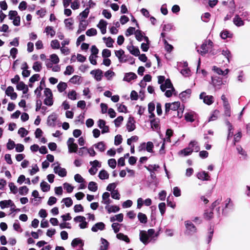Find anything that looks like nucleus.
<instances>
[{"mask_svg": "<svg viewBox=\"0 0 250 250\" xmlns=\"http://www.w3.org/2000/svg\"><path fill=\"white\" fill-rule=\"evenodd\" d=\"M160 88L163 92L165 91V95L167 97H171L175 94V90L169 79H167L164 84L160 85Z\"/></svg>", "mask_w": 250, "mask_h": 250, "instance_id": "nucleus-1", "label": "nucleus"}, {"mask_svg": "<svg viewBox=\"0 0 250 250\" xmlns=\"http://www.w3.org/2000/svg\"><path fill=\"white\" fill-rule=\"evenodd\" d=\"M180 103L179 102H175L172 103H166L165 104V111L168 112L170 109L175 111L178 110L177 116L181 118L183 115V110L182 108H180Z\"/></svg>", "mask_w": 250, "mask_h": 250, "instance_id": "nucleus-2", "label": "nucleus"}, {"mask_svg": "<svg viewBox=\"0 0 250 250\" xmlns=\"http://www.w3.org/2000/svg\"><path fill=\"white\" fill-rule=\"evenodd\" d=\"M44 95L45 97L43 101L44 104L47 106H52L53 104L54 101L51 90L48 88H45Z\"/></svg>", "mask_w": 250, "mask_h": 250, "instance_id": "nucleus-3", "label": "nucleus"}, {"mask_svg": "<svg viewBox=\"0 0 250 250\" xmlns=\"http://www.w3.org/2000/svg\"><path fill=\"white\" fill-rule=\"evenodd\" d=\"M213 42L210 40L206 41L201 45V50L200 54L202 55L206 54L210 49H211Z\"/></svg>", "mask_w": 250, "mask_h": 250, "instance_id": "nucleus-4", "label": "nucleus"}, {"mask_svg": "<svg viewBox=\"0 0 250 250\" xmlns=\"http://www.w3.org/2000/svg\"><path fill=\"white\" fill-rule=\"evenodd\" d=\"M200 99L203 100V102L208 104L210 105L214 102V98L211 95H206L205 92H202L200 95Z\"/></svg>", "mask_w": 250, "mask_h": 250, "instance_id": "nucleus-5", "label": "nucleus"}, {"mask_svg": "<svg viewBox=\"0 0 250 250\" xmlns=\"http://www.w3.org/2000/svg\"><path fill=\"white\" fill-rule=\"evenodd\" d=\"M75 140L73 138H70L67 142L68 150L70 153L76 152L78 149L77 145L74 143Z\"/></svg>", "mask_w": 250, "mask_h": 250, "instance_id": "nucleus-6", "label": "nucleus"}, {"mask_svg": "<svg viewBox=\"0 0 250 250\" xmlns=\"http://www.w3.org/2000/svg\"><path fill=\"white\" fill-rule=\"evenodd\" d=\"M85 220V218L82 216H78L74 218V221L75 222L80 223L79 226L81 229H84L87 227V223Z\"/></svg>", "mask_w": 250, "mask_h": 250, "instance_id": "nucleus-7", "label": "nucleus"}, {"mask_svg": "<svg viewBox=\"0 0 250 250\" xmlns=\"http://www.w3.org/2000/svg\"><path fill=\"white\" fill-rule=\"evenodd\" d=\"M126 127L128 132H131L135 130L136 128L135 121L133 117L130 116L128 118Z\"/></svg>", "mask_w": 250, "mask_h": 250, "instance_id": "nucleus-8", "label": "nucleus"}, {"mask_svg": "<svg viewBox=\"0 0 250 250\" xmlns=\"http://www.w3.org/2000/svg\"><path fill=\"white\" fill-rule=\"evenodd\" d=\"M54 172L57 174L59 176L61 177H64L66 176L67 174V171L64 168L61 167L59 165L54 167Z\"/></svg>", "mask_w": 250, "mask_h": 250, "instance_id": "nucleus-9", "label": "nucleus"}, {"mask_svg": "<svg viewBox=\"0 0 250 250\" xmlns=\"http://www.w3.org/2000/svg\"><path fill=\"white\" fill-rule=\"evenodd\" d=\"M90 74L92 75L94 79L97 81H101L103 78V71L100 69H97L91 71Z\"/></svg>", "mask_w": 250, "mask_h": 250, "instance_id": "nucleus-10", "label": "nucleus"}, {"mask_svg": "<svg viewBox=\"0 0 250 250\" xmlns=\"http://www.w3.org/2000/svg\"><path fill=\"white\" fill-rule=\"evenodd\" d=\"M146 147V150L148 152H153V144L151 142H148L146 144L145 143L142 144L139 147V151H141L144 149L145 147Z\"/></svg>", "mask_w": 250, "mask_h": 250, "instance_id": "nucleus-11", "label": "nucleus"}, {"mask_svg": "<svg viewBox=\"0 0 250 250\" xmlns=\"http://www.w3.org/2000/svg\"><path fill=\"white\" fill-rule=\"evenodd\" d=\"M5 94L7 96H9L11 100H15L17 98V94L14 92V88L12 86H8L5 90Z\"/></svg>", "mask_w": 250, "mask_h": 250, "instance_id": "nucleus-12", "label": "nucleus"}, {"mask_svg": "<svg viewBox=\"0 0 250 250\" xmlns=\"http://www.w3.org/2000/svg\"><path fill=\"white\" fill-rule=\"evenodd\" d=\"M57 119V115L55 113L50 115L47 118V123L50 126L54 127L56 125V121Z\"/></svg>", "mask_w": 250, "mask_h": 250, "instance_id": "nucleus-13", "label": "nucleus"}, {"mask_svg": "<svg viewBox=\"0 0 250 250\" xmlns=\"http://www.w3.org/2000/svg\"><path fill=\"white\" fill-rule=\"evenodd\" d=\"M150 238L147 232L145 230H141L140 232V241L145 245L148 243V239Z\"/></svg>", "mask_w": 250, "mask_h": 250, "instance_id": "nucleus-14", "label": "nucleus"}, {"mask_svg": "<svg viewBox=\"0 0 250 250\" xmlns=\"http://www.w3.org/2000/svg\"><path fill=\"white\" fill-rule=\"evenodd\" d=\"M115 56L118 58L121 62H125L126 60L125 59V51L122 49L115 51Z\"/></svg>", "mask_w": 250, "mask_h": 250, "instance_id": "nucleus-15", "label": "nucleus"}, {"mask_svg": "<svg viewBox=\"0 0 250 250\" xmlns=\"http://www.w3.org/2000/svg\"><path fill=\"white\" fill-rule=\"evenodd\" d=\"M107 25V22L104 20H101L97 24V27L100 29L101 33L102 34H105L106 32V26Z\"/></svg>", "mask_w": 250, "mask_h": 250, "instance_id": "nucleus-16", "label": "nucleus"}, {"mask_svg": "<svg viewBox=\"0 0 250 250\" xmlns=\"http://www.w3.org/2000/svg\"><path fill=\"white\" fill-rule=\"evenodd\" d=\"M211 83L215 87L218 89L221 88L222 85L225 84V83L220 78H212Z\"/></svg>", "mask_w": 250, "mask_h": 250, "instance_id": "nucleus-17", "label": "nucleus"}, {"mask_svg": "<svg viewBox=\"0 0 250 250\" xmlns=\"http://www.w3.org/2000/svg\"><path fill=\"white\" fill-rule=\"evenodd\" d=\"M98 126L102 129V133H105L109 131V127L105 125V122L102 119H100L98 121Z\"/></svg>", "mask_w": 250, "mask_h": 250, "instance_id": "nucleus-18", "label": "nucleus"}, {"mask_svg": "<svg viewBox=\"0 0 250 250\" xmlns=\"http://www.w3.org/2000/svg\"><path fill=\"white\" fill-rule=\"evenodd\" d=\"M0 207L1 209H4L8 207H15V205L11 200H3L0 201Z\"/></svg>", "mask_w": 250, "mask_h": 250, "instance_id": "nucleus-19", "label": "nucleus"}, {"mask_svg": "<svg viewBox=\"0 0 250 250\" xmlns=\"http://www.w3.org/2000/svg\"><path fill=\"white\" fill-rule=\"evenodd\" d=\"M151 127L154 130H158L160 128V119L158 118H154L150 120Z\"/></svg>", "mask_w": 250, "mask_h": 250, "instance_id": "nucleus-20", "label": "nucleus"}, {"mask_svg": "<svg viewBox=\"0 0 250 250\" xmlns=\"http://www.w3.org/2000/svg\"><path fill=\"white\" fill-rule=\"evenodd\" d=\"M105 229V225L103 222H99L95 224L91 228L93 232H97L98 230H103Z\"/></svg>", "mask_w": 250, "mask_h": 250, "instance_id": "nucleus-21", "label": "nucleus"}, {"mask_svg": "<svg viewBox=\"0 0 250 250\" xmlns=\"http://www.w3.org/2000/svg\"><path fill=\"white\" fill-rule=\"evenodd\" d=\"M137 76L134 73L129 72L125 74L123 80L127 82H129L132 80H135L137 78Z\"/></svg>", "mask_w": 250, "mask_h": 250, "instance_id": "nucleus-22", "label": "nucleus"}, {"mask_svg": "<svg viewBox=\"0 0 250 250\" xmlns=\"http://www.w3.org/2000/svg\"><path fill=\"white\" fill-rule=\"evenodd\" d=\"M212 70L215 73L219 75L226 76L229 72V70L228 69H226L224 71H223L221 68L216 66H213L212 67Z\"/></svg>", "mask_w": 250, "mask_h": 250, "instance_id": "nucleus-23", "label": "nucleus"}, {"mask_svg": "<svg viewBox=\"0 0 250 250\" xmlns=\"http://www.w3.org/2000/svg\"><path fill=\"white\" fill-rule=\"evenodd\" d=\"M110 194L109 192H105L102 195V203L108 206L111 203V200L110 199Z\"/></svg>", "mask_w": 250, "mask_h": 250, "instance_id": "nucleus-24", "label": "nucleus"}, {"mask_svg": "<svg viewBox=\"0 0 250 250\" xmlns=\"http://www.w3.org/2000/svg\"><path fill=\"white\" fill-rule=\"evenodd\" d=\"M185 226L187 230H188L189 233H193L196 231L195 227L191 222L189 221H186Z\"/></svg>", "mask_w": 250, "mask_h": 250, "instance_id": "nucleus-25", "label": "nucleus"}, {"mask_svg": "<svg viewBox=\"0 0 250 250\" xmlns=\"http://www.w3.org/2000/svg\"><path fill=\"white\" fill-rule=\"evenodd\" d=\"M197 177L198 179L202 181H208L209 180L210 176L207 172L204 171L198 173L197 174Z\"/></svg>", "mask_w": 250, "mask_h": 250, "instance_id": "nucleus-26", "label": "nucleus"}, {"mask_svg": "<svg viewBox=\"0 0 250 250\" xmlns=\"http://www.w3.org/2000/svg\"><path fill=\"white\" fill-rule=\"evenodd\" d=\"M127 49L131 54L135 56H138L140 54L139 49L133 45L128 46Z\"/></svg>", "mask_w": 250, "mask_h": 250, "instance_id": "nucleus-27", "label": "nucleus"}, {"mask_svg": "<svg viewBox=\"0 0 250 250\" xmlns=\"http://www.w3.org/2000/svg\"><path fill=\"white\" fill-rule=\"evenodd\" d=\"M233 23L237 26H242L244 25V22L238 16L236 15L233 19Z\"/></svg>", "mask_w": 250, "mask_h": 250, "instance_id": "nucleus-28", "label": "nucleus"}, {"mask_svg": "<svg viewBox=\"0 0 250 250\" xmlns=\"http://www.w3.org/2000/svg\"><path fill=\"white\" fill-rule=\"evenodd\" d=\"M105 208L107 210L108 213H110L111 212H118L120 210V208L117 206H110L108 205V206H106L105 207Z\"/></svg>", "mask_w": 250, "mask_h": 250, "instance_id": "nucleus-29", "label": "nucleus"}, {"mask_svg": "<svg viewBox=\"0 0 250 250\" xmlns=\"http://www.w3.org/2000/svg\"><path fill=\"white\" fill-rule=\"evenodd\" d=\"M189 147H191L193 151L198 152L200 150V147L197 142L195 141H191L188 145Z\"/></svg>", "mask_w": 250, "mask_h": 250, "instance_id": "nucleus-30", "label": "nucleus"}, {"mask_svg": "<svg viewBox=\"0 0 250 250\" xmlns=\"http://www.w3.org/2000/svg\"><path fill=\"white\" fill-rule=\"evenodd\" d=\"M44 32L46 33L47 35H50L51 37H54L56 34L53 27L50 26H47L45 28Z\"/></svg>", "mask_w": 250, "mask_h": 250, "instance_id": "nucleus-31", "label": "nucleus"}, {"mask_svg": "<svg viewBox=\"0 0 250 250\" xmlns=\"http://www.w3.org/2000/svg\"><path fill=\"white\" fill-rule=\"evenodd\" d=\"M87 26V24L84 20H81L80 23L79 24V29L77 30V33L80 34L82 31H84Z\"/></svg>", "mask_w": 250, "mask_h": 250, "instance_id": "nucleus-32", "label": "nucleus"}, {"mask_svg": "<svg viewBox=\"0 0 250 250\" xmlns=\"http://www.w3.org/2000/svg\"><path fill=\"white\" fill-rule=\"evenodd\" d=\"M98 177L101 180L108 179L109 174L105 170L103 169L99 172Z\"/></svg>", "mask_w": 250, "mask_h": 250, "instance_id": "nucleus-33", "label": "nucleus"}, {"mask_svg": "<svg viewBox=\"0 0 250 250\" xmlns=\"http://www.w3.org/2000/svg\"><path fill=\"white\" fill-rule=\"evenodd\" d=\"M192 152L193 150L192 149V148L188 147L181 150L179 152V155L186 156L190 155Z\"/></svg>", "mask_w": 250, "mask_h": 250, "instance_id": "nucleus-34", "label": "nucleus"}, {"mask_svg": "<svg viewBox=\"0 0 250 250\" xmlns=\"http://www.w3.org/2000/svg\"><path fill=\"white\" fill-rule=\"evenodd\" d=\"M155 109V104L153 103H150L148 105V111L150 115L149 116V118H154L155 115L153 111Z\"/></svg>", "mask_w": 250, "mask_h": 250, "instance_id": "nucleus-35", "label": "nucleus"}, {"mask_svg": "<svg viewBox=\"0 0 250 250\" xmlns=\"http://www.w3.org/2000/svg\"><path fill=\"white\" fill-rule=\"evenodd\" d=\"M40 187L43 192H47L50 188V186L45 181H42L41 183Z\"/></svg>", "mask_w": 250, "mask_h": 250, "instance_id": "nucleus-36", "label": "nucleus"}, {"mask_svg": "<svg viewBox=\"0 0 250 250\" xmlns=\"http://www.w3.org/2000/svg\"><path fill=\"white\" fill-rule=\"evenodd\" d=\"M101 242L100 250H107L109 245L108 241L105 239L101 238Z\"/></svg>", "mask_w": 250, "mask_h": 250, "instance_id": "nucleus-37", "label": "nucleus"}, {"mask_svg": "<svg viewBox=\"0 0 250 250\" xmlns=\"http://www.w3.org/2000/svg\"><path fill=\"white\" fill-rule=\"evenodd\" d=\"M138 218L141 223L146 224L147 221V218L146 215L142 212H139L138 214Z\"/></svg>", "mask_w": 250, "mask_h": 250, "instance_id": "nucleus-38", "label": "nucleus"}, {"mask_svg": "<svg viewBox=\"0 0 250 250\" xmlns=\"http://www.w3.org/2000/svg\"><path fill=\"white\" fill-rule=\"evenodd\" d=\"M49 60L51 62L55 64H58L60 62V59L56 54H52L49 56Z\"/></svg>", "mask_w": 250, "mask_h": 250, "instance_id": "nucleus-39", "label": "nucleus"}, {"mask_svg": "<svg viewBox=\"0 0 250 250\" xmlns=\"http://www.w3.org/2000/svg\"><path fill=\"white\" fill-rule=\"evenodd\" d=\"M104 75L107 80L111 81L115 76V73L113 71L108 70L104 73Z\"/></svg>", "mask_w": 250, "mask_h": 250, "instance_id": "nucleus-40", "label": "nucleus"}, {"mask_svg": "<svg viewBox=\"0 0 250 250\" xmlns=\"http://www.w3.org/2000/svg\"><path fill=\"white\" fill-rule=\"evenodd\" d=\"M96 148L101 152H104L105 149V146L103 142H100L94 145Z\"/></svg>", "mask_w": 250, "mask_h": 250, "instance_id": "nucleus-41", "label": "nucleus"}, {"mask_svg": "<svg viewBox=\"0 0 250 250\" xmlns=\"http://www.w3.org/2000/svg\"><path fill=\"white\" fill-rule=\"evenodd\" d=\"M88 188L92 192H95L98 189L97 184L95 182H90L88 185Z\"/></svg>", "mask_w": 250, "mask_h": 250, "instance_id": "nucleus-42", "label": "nucleus"}, {"mask_svg": "<svg viewBox=\"0 0 250 250\" xmlns=\"http://www.w3.org/2000/svg\"><path fill=\"white\" fill-rule=\"evenodd\" d=\"M191 94V90L189 89L185 91L182 92L180 94V98L182 100H186L187 98H188Z\"/></svg>", "mask_w": 250, "mask_h": 250, "instance_id": "nucleus-43", "label": "nucleus"}, {"mask_svg": "<svg viewBox=\"0 0 250 250\" xmlns=\"http://www.w3.org/2000/svg\"><path fill=\"white\" fill-rule=\"evenodd\" d=\"M144 40L146 42V43H142L141 44V48L143 51L146 52L148 50L149 48V40L147 37H145L144 38Z\"/></svg>", "mask_w": 250, "mask_h": 250, "instance_id": "nucleus-44", "label": "nucleus"}, {"mask_svg": "<svg viewBox=\"0 0 250 250\" xmlns=\"http://www.w3.org/2000/svg\"><path fill=\"white\" fill-rule=\"evenodd\" d=\"M117 238L121 240L124 241L127 243L129 242V239L127 235L124 234L122 233H117L116 235Z\"/></svg>", "mask_w": 250, "mask_h": 250, "instance_id": "nucleus-45", "label": "nucleus"}, {"mask_svg": "<svg viewBox=\"0 0 250 250\" xmlns=\"http://www.w3.org/2000/svg\"><path fill=\"white\" fill-rule=\"evenodd\" d=\"M81 77L78 75L73 76L69 80V82L73 84H80Z\"/></svg>", "mask_w": 250, "mask_h": 250, "instance_id": "nucleus-46", "label": "nucleus"}, {"mask_svg": "<svg viewBox=\"0 0 250 250\" xmlns=\"http://www.w3.org/2000/svg\"><path fill=\"white\" fill-rule=\"evenodd\" d=\"M79 244H81L82 246L83 245V240L79 238L74 239L71 242V246L73 247H76Z\"/></svg>", "mask_w": 250, "mask_h": 250, "instance_id": "nucleus-47", "label": "nucleus"}, {"mask_svg": "<svg viewBox=\"0 0 250 250\" xmlns=\"http://www.w3.org/2000/svg\"><path fill=\"white\" fill-rule=\"evenodd\" d=\"M50 46L54 49L60 48V42L57 40H52L50 42Z\"/></svg>", "mask_w": 250, "mask_h": 250, "instance_id": "nucleus-48", "label": "nucleus"}, {"mask_svg": "<svg viewBox=\"0 0 250 250\" xmlns=\"http://www.w3.org/2000/svg\"><path fill=\"white\" fill-rule=\"evenodd\" d=\"M67 85L66 83L64 82H60L57 85V88L60 92H62L65 90Z\"/></svg>", "mask_w": 250, "mask_h": 250, "instance_id": "nucleus-49", "label": "nucleus"}, {"mask_svg": "<svg viewBox=\"0 0 250 250\" xmlns=\"http://www.w3.org/2000/svg\"><path fill=\"white\" fill-rule=\"evenodd\" d=\"M42 63L39 62H36L33 65V69L36 72H40L42 69Z\"/></svg>", "mask_w": 250, "mask_h": 250, "instance_id": "nucleus-50", "label": "nucleus"}, {"mask_svg": "<svg viewBox=\"0 0 250 250\" xmlns=\"http://www.w3.org/2000/svg\"><path fill=\"white\" fill-rule=\"evenodd\" d=\"M103 40L104 41L107 47H111L113 46V43L114 41L111 38L108 37L106 38L105 37H104Z\"/></svg>", "mask_w": 250, "mask_h": 250, "instance_id": "nucleus-51", "label": "nucleus"}, {"mask_svg": "<svg viewBox=\"0 0 250 250\" xmlns=\"http://www.w3.org/2000/svg\"><path fill=\"white\" fill-rule=\"evenodd\" d=\"M63 188L64 189L66 190V191L68 193H71L73 190L74 187L71 186L69 183H64L63 184Z\"/></svg>", "mask_w": 250, "mask_h": 250, "instance_id": "nucleus-52", "label": "nucleus"}, {"mask_svg": "<svg viewBox=\"0 0 250 250\" xmlns=\"http://www.w3.org/2000/svg\"><path fill=\"white\" fill-rule=\"evenodd\" d=\"M29 191L28 188L26 186H22L19 188V192L20 195H26Z\"/></svg>", "mask_w": 250, "mask_h": 250, "instance_id": "nucleus-53", "label": "nucleus"}, {"mask_svg": "<svg viewBox=\"0 0 250 250\" xmlns=\"http://www.w3.org/2000/svg\"><path fill=\"white\" fill-rule=\"evenodd\" d=\"M220 36L222 39H226L227 38H231L232 34L227 30H224L221 33Z\"/></svg>", "mask_w": 250, "mask_h": 250, "instance_id": "nucleus-54", "label": "nucleus"}, {"mask_svg": "<svg viewBox=\"0 0 250 250\" xmlns=\"http://www.w3.org/2000/svg\"><path fill=\"white\" fill-rule=\"evenodd\" d=\"M135 37L137 40L139 41H141L143 39H144V37L143 35L142 32L139 30H137L135 32Z\"/></svg>", "mask_w": 250, "mask_h": 250, "instance_id": "nucleus-55", "label": "nucleus"}, {"mask_svg": "<svg viewBox=\"0 0 250 250\" xmlns=\"http://www.w3.org/2000/svg\"><path fill=\"white\" fill-rule=\"evenodd\" d=\"M89 13V8H86L80 14V16L81 17V20H84V19L87 17Z\"/></svg>", "mask_w": 250, "mask_h": 250, "instance_id": "nucleus-56", "label": "nucleus"}, {"mask_svg": "<svg viewBox=\"0 0 250 250\" xmlns=\"http://www.w3.org/2000/svg\"><path fill=\"white\" fill-rule=\"evenodd\" d=\"M18 133L21 137L23 138L28 134V131L24 127H21L19 128Z\"/></svg>", "mask_w": 250, "mask_h": 250, "instance_id": "nucleus-57", "label": "nucleus"}, {"mask_svg": "<svg viewBox=\"0 0 250 250\" xmlns=\"http://www.w3.org/2000/svg\"><path fill=\"white\" fill-rule=\"evenodd\" d=\"M62 202L64 203L67 207H70L73 204V201L72 199L69 197L63 198L62 200Z\"/></svg>", "mask_w": 250, "mask_h": 250, "instance_id": "nucleus-58", "label": "nucleus"}, {"mask_svg": "<svg viewBox=\"0 0 250 250\" xmlns=\"http://www.w3.org/2000/svg\"><path fill=\"white\" fill-rule=\"evenodd\" d=\"M74 72L73 67L71 65L66 66L64 74L65 75H70Z\"/></svg>", "mask_w": 250, "mask_h": 250, "instance_id": "nucleus-59", "label": "nucleus"}, {"mask_svg": "<svg viewBox=\"0 0 250 250\" xmlns=\"http://www.w3.org/2000/svg\"><path fill=\"white\" fill-rule=\"evenodd\" d=\"M97 30L95 28H92L88 30H87L86 32V35L87 36H95L97 34Z\"/></svg>", "mask_w": 250, "mask_h": 250, "instance_id": "nucleus-60", "label": "nucleus"}, {"mask_svg": "<svg viewBox=\"0 0 250 250\" xmlns=\"http://www.w3.org/2000/svg\"><path fill=\"white\" fill-rule=\"evenodd\" d=\"M75 181L79 183H82L84 182V179L79 174H76L74 175Z\"/></svg>", "mask_w": 250, "mask_h": 250, "instance_id": "nucleus-61", "label": "nucleus"}, {"mask_svg": "<svg viewBox=\"0 0 250 250\" xmlns=\"http://www.w3.org/2000/svg\"><path fill=\"white\" fill-rule=\"evenodd\" d=\"M68 98L72 100H75L77 99V93L75 91L72 90L68 92Z\"/></svg>", "mask_w": 250, "mask_h": 250, "instance_id": "nucleus-62", "label": "nucleus"}, {"mask_svg": "<svg viewBox=\"0 0 250 250\" xmlns=\"http://www.w3.org/2000/svg\"><path fill=\"white\" fill-rule=\"evenodd\" d=\"M219 112L218 110H215L212 113L211 116L210 117L208 122L214 121L217 119L218 116L219 115Z\"/></svg>", "mask_w": 250, "mask_h": 250, "instance_id": "nucleus-63", "label": "nucleus"}, {"mask_svg": "<svg viewBox=\"0 0 250 250\" xmlns=\"http://www.w3.org/2000/svg\"><path fill=\"white\" fill-rule=\"evenodd\" d=\"M123 120L124 118L123 116H120L118 117L114 121L115 126L119 127L123 121Z\"/></svg>", "mask_w": 250, "mask_h": 250, "instance_id": "nucleus-64", "label": "nucleus"}]
</instances>
